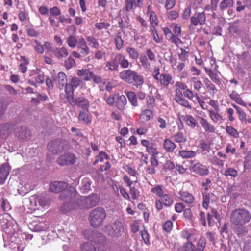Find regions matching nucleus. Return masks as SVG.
I'll list each match as a JSON object with an SVG mask.
<instances>
[{
    "label": "nucleus",
    "instance_id": "f257e3e1",
    "mask_svg": "<svg viewBox=\"0 0 251 251\" xmlns=\"http://www.w3.org/2000/svg\"><path fill=\"white\" fill-rule=\"evenodd\" d=\"M181 237L186 240L184 243L182 248L183 251H204L206 245L205 237H200L196 245L194 244L198 239V233L195 229H184L180 233Z\"/></svg>",
    "mask_w": 251,
    "mask_h": 251
},
{
    "label": "nucleus",
    "instance_id": "f03ea898",
    "mask_svg": "<svg viewBox=\"0 0 251 251\" xmlns=\"http://www.w3.org/2000/svg\"><path fill=\"white\" fill-rule=\"evenodd\" d=\"M100 199L98 195L91 194L87 196H80L70 203L66 204L70 210L80 208L88 209L97 205L100 202Z\"/></svg>",
    "mask_w": 251,
    "mask_h": 251
},
{
    "label": "nucleus",
    "instance_id": "7ed1b4c3",
    "mask_svg": "<svg viewBox=\"0 0 251 251\" xmlns=\"http://www.w3.org/2000/svg\"><path fill=\"white\" fill-rule=\"evenodd\" d=\"M50 190L53 193L61 192L59 198L61 200L72 199L77 194L76 189L73 186H68V184L64 181H55L50 185Z\"/></svg>",
    "mask_w": 251,
    "mask_h": 251
},
{
    "label": "nucleus",
    "instance_id": "20e7f679",
    "mask_svg": "<svg viewBox=\"0 0 251 251\" xmlns=\"http://www.w3.org/2000/svg\"><path fill=\"white\" fill-rule=\"evenodd\" d=\"M251 219L250 212L244 208L233 210L230 216V221L236 226H242L250 222Z\"/></svg>",
    "mask_w": 251,
    "mask_h": 251
},
{
    "label": "nucleus",
    "instance_id": "39448f33",
    "mask_svg": "<svg viewBox=\"0 0 251 251\" xmlns=\"http://www.w3.org/2000/svg\"><path fill=\"white\" fill-rule=\"evenodd\" d=\"M106 217V213L104 208L97 207L93 209L89 215V220L91 226L93 227L101 226Z\"/></svg>",
    "mask_w": 251,
    "mask_h": 251
},
{
    "label": "nucleus",
    "instance_id": "423d86ee",
    "mask_svg": "<svg viewBox=\"0 0 251 251\" xmlns=\"http://www.w3.org/2000/svg\"><path fill=\"white\" fill-rule=\"evenodd\" d=\"M124 230L123 225L120 221H116L112 224L107 225L103 228V231L111 237H118L121 236Z\"/></svg>",
    "mask_w": 251,
    "mask_h": 251
},
{
    "label": "nucleus",
    "instance_id": "0eeeda50",
    "mask_svg": "<svg viewBox=\"0 0 251 251\" xmlns=\"http://www.w3.org/2000/svg\"><path fill=\"white\" fill-rule=\"evenodd\" d=\"M126 81L129 83H133L132 88L134 90L141 87L144 83V78L142 75L134 71L126 70Z\"/></svg>",
    "mask_w": 251,
    "mask_h": 251
},
{
    "label": "nucleus",
    "instance_id": "6e6552de",
    "mask_svg": "<svg viewBox=\"0 0 251 251\" xmlns=\"http://www.w3.org/2000/svg\"><path fill=\"white\" fill-rule=\"evenodd\" d=\"M174 203L173 197L169 194H165L160 199H157L155 201V208L158 211L163 208V206L166 207H171Z\"/></svg>",
    "mask_w": 251,
    "mask_h": 251
},
{
    "label": "nucleus",
    "instance_id": "1a4fd4ad",
    "mask_svg": "<svg viewBox=\"0 0 251 251\" xmlns=\"http://www.w3.org/2000/svg\"><path fill=\"white\" fill-rule=\"evenodd\" d=\"M80 79L76 77L72 78L71 81L66 84L65 87V92L68 100H72L74 96V90L81 83Z\"/></svg>",
    "mask_w": 251,
    "mask_h": 251
},
{
    "label": "nucleus",
    "instance_id": "9d476101",
    "mask_svg": "<svg viewBox=\"0 0 251 251\" xmlns=\"http://www.w3.org/2000/svg\"><path fill=\"white\" fill-rule=\"evenodd\" d=\"M119 64L122 68H126L125 56L121 54L117 55L113 60L107 62L106 67L108 68V70H116Z\"/></svg>",
    "mask_w": 251,
    "mask_h": 251
},
{
    "label": "nucleus",
    "instance_id": "9b49d317",
    "mask_svg": "<svg viewBox=\"0 0 251 251\" xmlns=\"http://www.w3.org/2000/svg\"><path fill=\"white\" fill-rule=\"evenodd\" d=\"M76 157L74 154L67 153L61 155L57 160V163L61 165H70L75 163Z\"/></svg>",
    "mask_w": 251,
    "mask_h": 251
},
{
    "label": "nucleus",
    "instance_id": "f8f14e48",
    "mask_svg": "<svg viewBox=\"0 0 251 251\" xmlns=\"http://www.w3.org/2000/svg\"><path fill=\"white\" fill-rule=\"evenodd\" d=\"M206 14L204 12H199L196 16H193L190 18V24L189 28H194L198 25H202L205 23Z\"/></svg>",
    "mask_w": 251,
    "mask_h": 251
},
{
    "label": "nucleus",
    "instance_id": "ddd939ff",
    "mask_svg": "<svg viewBox=\"0 0 251 251\" xmlns=\"http://www.w3.org/2000/svg\"><path fill=\"white\" fill-rule=\"evenodd\" d=\"M30 208L33 210L39 209L40 206L46 205V201L41 196L33 195L29 198Z\"/></svg>",
    "mask_w": 251,
    "mask_h": 251
},
{
    "label": "nucleus",
    "instance_id": "4468645a",
    "mask_svg": "<svg viewBox=\"0 0 251 251\" xmlns=\"http://www.w3.org/2000/svg\"><path fill=\"white\" fill-rule=\"evenodd\" d=\"M72 105H77L78 107L85 110L88 111L90 106L88 100L83 97H79L74 99L73 98L72 100H68Z\"/></svg>",
    "mask_w": 251,
    "mask_h": 251
},
{
    "label": "nucleus",
    "instance_id": "2eb2a0df",
    "mask_svg": "<svg viewBox=\"0 0 251 251\" xmlns=\"http://www.w3.org/2000/svg\"><path fill=\"white\" fill-rule=\"evenodd\" d=\"M48 149L53 154L57 153L63 150V145L60 140H55L48 144Z\"/></svg>",
    "mask_w": 251,
    "mask_h": 251
},
{
    "label": "nucleus",
    "instance_id": "dca6fc26",
    "mask_svg": "<svg viewBox=\"0 0 251 251\" xmlns=\"http://www.w3.org/2000/svg\"><path fill=\"white\" fill-rule=\"evenodd\" d=\"M191 169L192 172L200 176H206L209 173L207 167L200 163H197L193 165Z\"/></svg>",
    "mask_w": 251,
    "mask_h": 251
},
{
    "label": "nucleus",
    "instance_id": "f3484780",
    "mask_svg": "<svg viewBox=\"0 0 251 251\" xmlns=\"http://www.w3.org/2000/svg\"><path fill=\"white\" fill-rule=\"evenodd\" d=\"M197 119L206 132L213 133L215 132V128L214 125L209 122L207 120L200 116H198Z\"/></svg>",
    "mask_w": 251,
    "mask_h": 251
},
{
    "label": "nucleus",
    "instance_id": "a211bd4d",
    "mask_svg": "<svg viewBox=\"0 0 251 251\" xmlns=\"http://www.w3.org/2000/svg\"><path fill=\"white\" fill-rule=\"evenodd\" d=\"M179 199L186 203L191 205L195 202V198L193 195L188 191H180L179 192Z\"/></svg>",
    "mask_w": 251,
    "mask_h": 251
},
{
    "label": "nucleus",
    "instance_id": "6ab92c4d",
    "mask_svg": "<svg viewBox=\"0 0 251 251\" xmlns=\"http://www.w3.org/2000/svg\"><path fill=\"white\" fill-rule=\"evenodd\" d=\"M10 167L7 163L0 166V184H3L9 175Z\"/></svg>",
    "mask_w": 251,
    "mask_h": 251
},
{
    "label": "nucleus",
    "instance_id": "aec40b11",
    "mask_svg": "<svg viewBox=\"0 0 251 251\" xmlns=\"http://www.w3.org/2000/svg\"><path fill=\"white\" fill-rule=\"evenodd\" d=\"M204 69L213 82L218 85L221 84V79L218 75L219 74H221L220 72L217 71L215 72L212 69L207 67H204Z\"/></svg>",
    "mask_w": 251,
    "mask_h": 251
},
{
    "label": "nucleus",
    "instance_id": "412c9836",
    "mask_svg": "<svg viewBox=\"0 0 251 251\" xmlns=\"http://www.w3.org/2000/svg\"><path fill=\"white\" fill-rule=\"evenodd\" d=\"M77 49L83 56H86L90 52V49L87 45L86 40L83 38H80L78 40Z\"/></svg>",
    "mask_w": 251,
    "mask_h": 251
},
{
    "label": "nucleus",
    "instance_id": "4be33fe9",
    "mask_svg": "<svg viewBox=\"0 0 251 251\" xmlns=\"http://www.w3.org/2000/svg\"><path fill=\"white\" fill-rule=\"evenodd\" d=\"M220 109L218 110L209 109L208 113L210 118L214 123H222L224 121L223 116L219 113Z\"/></svg>",
    "mask_w": 251,
    "mask_h": 251
},
{
    "label": "nucleus",
    "instance_id": "5701e85b",
    "mask_svg": "<svg viewBox=\"0 0 251 251\" xmlns=\"http://www.w3.org/2000/svg\"><path fill=\"white\" fill-rule=\"evenodd\" d=\"M157 81L164 87H168L173 81L172 76L169 73H162L159 75V77Z\"/></svg>",
    "mask_w": 251,
    "mask_h": 251
},
{
    "label": "nucleus",
    "instance_id": "b1692460",
    "mask_svg": "<svg viewBox=\"0 0 251 251\" xmlns=\"http://www.w3.org/2000/svg\"><path fill=\"white\" fill-rule=\"evenodd\" d=\"M54 56L58 59L66 58L68 56V50L65 47L56 48L53 52Z\"/></svg>",
    "mask_w": 251,
    "mask_h": 251
},
{
    "label": "nucleus",
    "instance_id": "393cba45",
    "mask_svg": "<svg viewBox=\"0 0 251 251\" xmlns=\"http://www.w3.org/2000/svg\"><path fill=\"white\" fill-rule=\"evenodd\" d=\"M94 73L88 69L79 70L77 75L82 77L85 81H89L92 79Z\"/></svg>",
    "mask_w": 251,
    "mask_h": 251
},
{
    "label": "nucleus",
    "instance_id": "a878e982",
    "mask_svg": "<svg viewBox=\"0 0 251 251\" xmlns=\"http://www.w3.org/2000/svg\"><path fill=\"white\" fill-rule=\"evenodd\" d=\"M163 146L164 150L168 152H173L174 150L176 147L175 143L170 139H165Z\"/></svg>",
    "mask_w": 251,
    "mask_h": 251
},
{
    "label": "nucleus",
    "instance_id": "bb28decb",
    "mask_svg": "<svg viewBox=\"0 0 251 251\" xmlns=\"http://www.w3.org/2000/svg\"><path fill=\"white\" fill-rule=\"evenodd\" d=\"M175 142L179 143V147L182 148L181 143H185L187 141L186 135L181 131H178L174 135Z\"/></svg>",
    "mask_w": 251,
    "mask_h": 251
},
{
    "label": "nucleus",
    "instance_id": "cd10ccee",
    "mask_svg": "<svg viewBox=\"0 0 251 251\" xmlns=\"http://www.w3.org/2000/svg\"><path fill=\"white\" fill-rule=\"evenodd\" d=\"M153 110L148 108L141 112L140 117L143 122H146L153 117Z\"/></svg>",
    "mask_w": 251,
    "mask_h": 251
},
{
    "label": "nucleus",
    "instance_id": "c85d7f7f",
    "mask_svg": "<svg viewBox=\"0 0 251 251\" xmlns=\"http://www.w3.org/2000/svg\"><path fill=\"white\" fill-rule=\"evenodd\" d=\"M178 155L183 159L192 158L197 155L196 151L189 150H181L178 152Z\"/></svg>",
    "mask_w": 251,
    "mask_h": 251
},
{
    "label": "nucleus",
    "instance_id": "c756f323",
    "mask_svg": "<svg viewBox=\"0 0 251 251\" xmlns=\"http://www.w3.org/2000/svg\"><path fill=\"white\" fill-rule=\"evenodd\" d=\"M57 80L58 87L62 89L64 85L67 84V77L65 74L63 72L58 73L57 75Z\"/></svg>",
    "mask_w": 251,
    "mask_h": 251
},
{
    "label": "nucleus",
    "instance_id": "7c9ffc66",
    "mask_svg": "<svg viewBox=\"0 0 251 251\" xmlns=\"http://www.w3.org/2000/svg\"><path fill=\"white\" fill-rule=\"evenodd\" d=\"M116 86V83L114 80H111L106 83L105 81L103 82V84L100 85L99 88L100 91L106 90L108 92H110L112 88Z\"/></svg>",
    "mask_w": 251,
    "mask_h": 251
},
{
    "label": "nucleus",
    "instance_id": "2f4dec72",
    "mask_svg": "<svg viewBox=\"0 0 251 251\" xmlns=\"http://www.w3.org/2000/svg\"><path fill=\"white\" fill-rule=\"evenodd\" d=\"M149 31L151 32L153 37V40L156 43H160L163 41L162 36L158 35V31L156 29V26L150 27Z\"/></svg>",
    "mask_w": 251,
    "mask_h": 251
},
{
    "label": "nucleus",
    "instance_id": "473e14b6",
    "mask_svg": "<svg viewBox=\"0 0 251 251\" xmlns=\"http://www.w3.org/2000/svg\"><path fill=\"white\" fill-rule=\"evenodd\" d=\"M185 62L186 61H180V62H177L176 59H170V62L171 63L172 67H173L174 66H176L175 69L179 72H181L184 69L185 67Z\"/></svg>",
    "mask_w": 251,
    "mask_h": 251
},
{
    "label": "nucleus",
    "instance_id": "72a5a7b5",
    "mask_svg": "<svg viewBox=\"0 0 251 251\" xmlns=\"http://www.w3.org/2000/svg\"><path fill=\"white\" fill-rule=\"evenodd\" d=\"M91 185V182L88 178H86L83 179L80 187L82 193H87L90 190Z\"/></svg>",
    "mask_w": 251,
    "mask_h": 251
},
{
    "label": "nucleus",
    "instance_id": "f704fd0d",
    "mask_svg": "<svg viewBox=\"0 0 251 251\" xmlns=\"http://www.w3.org/2000/svg\"><path fill=\"white\" fill-rule=\"evenodd\" d=\"M234 2V0H223L220 3L219 8L222 11H225L227 8L232 7Z\"/></svg>",
    "mask_w": 251,
    "mask_h": 251
},
{
    "label": "nucleus",
    "instance_id": "c9c22d12",
    "mask_svg": "<svg viewBox=\"0 0 251 251\" xmlns=\"http://www.w3.org/2000/svg\"><path fill=\"white\" fill-rule=\"evenodd\" d=\"M16 136L22 140H25L28 138V131L25 128H17L16 129Z\"/></svg>",
    "mask_w": 251,
    "mask_h": 251
},
{
    "label": "nucleus",
    "instance_id": "e433bc0d",
    "mask_svg": "<svg viewBox=\"0 0 251 251\" xmlns=\"http://www.w3.org/2000/svg\"><path fill=\"white\" fill-rule=\"evenodd\" d=\"M164 187L161 185H156L151 189V192L154 194L157 197L161 198L165 194L164 193Z\"/></svg>",
    "mask_w": 251,
    "mask_h": 251
},
{
    "label": "nucleus",
    "instance_id": "4c0bfd02",
    "mask_svg": "<svg viewBox=\"0 0 251 251\" xmlns=\"http://www.w3.org/2000/svg\"><path fill=\"white\" fill-rule=\"evenodd\" d=\"M150 27L156 26L158 25L159 21L155 12H150L149 15Z\"/></svg>",
    "mask_w": 251,
    "mask_h": 251
},
{
    "label": "nucleus",
    "instance_id": "58836bf2",
    "mask_svg": "<svg viewBox=\"0 0 251 251\" xmlns=\"http://www.w3.org/2000/svg\"><path fill=\"white\" fill-rule=\"evenodd\" d=\"M186 124L191 128H194L197 125L195 118L191 115H187L184 119Z\"/></svg>",
    "mask_w": 251,
    "mask_h": 251
},
{
    "label": "nucleus",
    "instance_id": "ea45409f",
    "mask_svg": "<svg viewBox=\"0 0 251 251\" xmlns=\"http://www.w3.org/2000/svg\"><path fill=\"white\" fill-rule=\"evenodd\" d=\"M86 39L88 43V45L90 46L91 48L96 49H99L100 47L99 43L97 39L93 36H88L86 37Z\"/></svg>",
    "mask_w": 251,
    "mask_h": 251
},
{
    "label": "nucleus",
    "instance_id": "a19ab883",
    "mask_svg": "<svg viewBox=\"0 0 251 251\" xmlns=\"http://www.w3.org/2000/svg\"><path fill=\"white\" fill-rule=\"evenodd\" d=\"M225 129L227 133L231 137L234 138H238L239 137V133L232 126H226Z\"/></svg>",
    "mask_w": 251,
    "mask_h": 251
},
{
    "label": "nucleus",
    "instance_id": "79ce46f5",
    "mask_svg": "<svg viewBox=\"0 0 251 251\" xmlns=\"http://www.w3.org/2000/svg\"><path fill=\"white\" fill-rule=\"evenodd\" d=\"M159 3L164 4V7L167 10L172 9L176 4L175 0H157Z\"/></svg>",
    "mask_w": 251,
    "mask_h": 251
},
{
    "label": "nucleus",
    "instance_id": "37998d69",
    "mask_svg": "<svg viewBox=\"0 0 251 251\" xmlns=\"http://www.w3.org/2000/svg\"><path fill=\"white\" fill-rule=\"evenodd\" d=\"M230 98L234 100L236 102L243 106H245L246 104L242 99L240 97L239 94L233 91L229 95Z\"/></svg>",
    "mask_w": 251,
    "mask_h": 251
},
{
    "label": "nucleus",
    "instance_id": "c03bdc74",
    "mask_svg": "<svg viewBox=\"0 0 251 251\" xmlns=\"http://www.w3.org/2000/svg\"><path fill=\"white\" fill-rule=\"evenodd\" d=\"M126 96L128 98V100L134 106H137L138 105L137 99L136 94L133 92H128L126 93Z\"/></svg>",
    "mask_w": 251,
    "mask_h": 251
},
{
    "label": "nucleus",
    "instance_id": "a18cd8bd",
    "mask_svg": "<svg viewBox=\"0 0 251 251\" xmlns=\"http://www.w3.org/2000/svg\"><path fill=\"white\" fill-rule=\"evenodd\" d=\"M203 82L206 88L210 93H213L214 94L217 91L215 86L208 79V78H204Z\"/></svg>",
    "mask_w": 251,
    "mask_h": 251
},
{
    "label": "nucleus",
    "instance_id": "49530a36",
    "mask_svg": "<svg viewBox=\"0 0 251 251\" xmlns=\"http://www.w3.org/2000/svg\"><path fill=\"white\" fill-rule=\"evenodd\" d=\"M224 175L227 177L235 178L238 176V171L234 168H228L225 171Z\"/></svg>",
    "mask_w": 251,
    "mask_h": 251
},
{
    "label": "nucleus",
    "instance_id": "de8ad7c7",
    "mask_svg": "<svg viewBox=\"0 0 251 251\" xmlns=\"http://www.w3.org/2000/svg\"><path fill=\"white\" fill-rule=\"evenodd\" d=\"M211 195H212V194H209L207 192L202 193V206L206 209H208V205L210 202V197Z\"/></svg>",
    "mask_w": 251,
    "mask_h": 251
},
{
    "label": "nucleus",
    "instance_id": "09e8293b",
    "mask_svg": "<svg viewBox=\"0 0 251 251\" xmlns=\"http://www.w3.org/2000/svg\"><path fill=\"white\" fill-rule=\"evenodd\" d=\"M129 186H130V184H129ZM130 187V189L129 192V195H128L126 193V199H128L130 197V196L131 197V198L134 199H137L139 197V191L135 189V187Z\"/></svg>",
    "mask_w": 251,
    "mask_h": 251
},
{
    "label": "nucleus",
    "instance_id": "8fccbe9b",
    "mask_svg": "<svg viewBox=\"0 0 251 251\" xmlns=\"http://www.w3.org/2000/svg\"><path fill=\"white\" fill-rule=\"evenodd\" d=\"M139 59L142 66L145 69H150L151 64L149 61H148L147 56L145 55H142L140 56Z\"/></svg>",
    "mask_w": 251,
    "mask_h": 251
},
{
    "label": "nucleus",
    "instance_id": "3c124183",
    "mask_svg": "<svg viewBox=\"0 0 251 251\" xmlns=\"http://www.w3.org/2000/svg\"><path fill=\"white\" fill-rule=\"evenodd\" d=\"M146 151L148 152L151 154L152 156H156L158 154V152L157 151V148L152 143L146 149Z\"/></svg>",
    "mask_w": 251,
    "mask_h": 251
},
{
    "label": "nucleus",
    "instance_id": "603ef678",
    "mask_svg": "<svg viewBox=\"0 0 251 251\" xmlns=\"http://www.w3.org/2000/svg\"><path fill=\"white\" fill-rule=\"evenodd\" d=\"M176 101L179 104L186 108V109H191L192 108L188 100L184 98L183 97L176 100Z\"/></svg>",
    "mask_w": 251,
    "mask_h": 251
},
{
    "label": "nucleus",
    "instance_id": "864d4df0",
    "mask_svg": "<svg viewBox=\"0 0 251 251\" xmlns=\"http://www.w3.org/2000/svg\"><path fill=\"white\" fill-rule=\"evenodd\" d=\"M180 36L173 35L169 39V41L172 43L174 44L177 47H179L180 44H182L183 42L179 38Z\"/></svg>",
    "mask_w": 251,
    "mask_h": 251
},
{
    "label": "nucleus",
    "instance_id": "5fc2aeb1",
    "mask_svg": "<svg viewBox=\"0 0 251 251\" xmlns=\"http://www.w3.org/2000/svg\"><path fill=\"white\" fill-rule=\"evenodd\" d=\"M147 105L149 109H152L155 105V99L152 96H148L146 98Z\"/></svg>",
    "mask_w": 251,
    "mask_h": 251
},
{
    "label": "nucleus",
    "instance_id": "6e6d98bb",
    "mask_svg": "<svg viewBox=\"0 0 251 251\" xmlns=\"http://www.w3.org/2000/svg\"><path fill=\"white\" fill-rule=\"evenodd\" d=\"M78 119L79 120L83 121V123L86 124H88L91 122L88 115L84 111H80Z\"/></svg>",
    "mask_w": 251,
    "mask_h": 251
},
{
    "label": "nucleus",
    "instance_id": "4d7b16f0",
    "mask_svg": "<svg viewBox=\"0 0 251 251\" xmlns=\"http://www.w3.org/2000/svg\"><path fill=\"white\" fill-rule=\"evenodd\" d=\"M162 228L166 232L170 233L173 229V223L170 220H167L162 225Z\"/></svg>",
    "mask_w": 251,
    "mask_h": 251
},
{
    "label": "nucleus",
    "instance_id": "13d9d810",
    "mask_svg": "<svg viewBox=\"0 0 251 251\" xmlns=\"http://www.w3.org/2000/svg\"><path fill=\"white\" fill-rule=\"evenodd\" d=\"M107 155L105 152H100L99 155L96 156L93 164L96 165L99 162H103L105 159H107Z\"/></svg>",
    "mask_w": 251,
    "mask_h": 251
},
{
    "label": "nucleus",
    "instance_id": "bf43d9fd",
    "mask_svg": "<svg viewBox=\"0 0 251 251\" xmlns=\"http://www.w3.org/2000/svg\"><path fill=\"white\" fill-rule=\"evenodd\" d=\"M67 42L70 47L74 48L76 47L77 41L75 36L70 35L67 38Z\"/></svg>",
    "mask_w": 251,
    "mask_h": 251
},
{
    "label": "nucleus",
    "instance_id": "052dcab7",
    "mask_svg": "<svg viewBox=\"0 0 251 251\" xmlns=\"http://www.w3.org/2000/svg\"><path fill=\"white\" fill-rule=\"evenodd\" d=\"M34 42L35 44L34 46L35 50L39 54H43L44 52L43 45H42L40 43L36 40H34Z\"/></svg>",
    "mask_w": 251,
    "mask_h": 251
},
{
    "label": "nucleus",
    "instance_id": "680f3d73",
    "mask_svg": "<svg viewBox=\"0 0 251 251\" xmlns=\"http://www.w3.org/2000/svg\"><path fill=\"white\" fill-rule=\"evenodd\" d=\"M75 65V62L74 58L71 56H69L65 61V66L68 70L72 68Z\"/></svg>",
    "mask_w": 251,
    "mask_h": 251
},
{
    "label": "nucleus",
    "instance_id": "e2e57ef3",
    "mask_svg": "<svg viewBox=\"0 0 251 251\" xmlns=\"http://www.w3.org/2000/svg\"><path fill=\"white\" fill-rule=\"evenodd\" d=\"M141 234L143 240L146 245L150 244V235L147 230L144 229L141 231Z\"/></svg>",
    "mask_w": 251,
    "mask_h": 251
},
{
    "label": "nucleus",
    "instance_id": "0e129e2a",
    "mask_svg": "<svg viewBox=\"0 0 251 251\" xmlns=\"http://www.w3.org/2000/svg\"><path fill=\"white\" fill-rule=\"evenodd\" d=\"M183 94L185 97H186L189 100H192L193 101H194L193 98L194 97L196 98V95H198V93H193V92L192 90H191L190 89H189V88L187 89L186 90V91H184L183 92Z\"/></svg>",
    "mask_w": 251,
    "mask_h": 251
},
{
    "label": "nucleus",
    "instance_id": "69168bd1",
    "mask_svg": "<svg viewBox=\"0 0 251 251\" xmlns=\"http://www.w3.org/2000/svg\"><path fill=\"white\" fill-rule=\"evenodd\" d=\"M126 51L128 52L129 56L131 58L133 59H136L138 58L139 54L135 49L128 48L126 49Z\"/></svg>",
    "mask_w": 251,
    "mask_h": 251
},
{
    "label": "nucleus",
    "instance_id": "338daca9",
    "mask_svg": "<svg viewBox=\"0 0 251 251\" xmlns=\"http://www.w3.org/2000/svg\"><path fill=\"white\" fill-rule=\"evenodd\" d=\"M171 27H173V35L181 36V28L179 24L172 25Z\"/></svg>",
    "mask_w": 251,
    "mask_h": 251
},
{
    "label": "nucleus",
    "instance_id": "774afa93",
    "mask_svg": "<svg viewBox=\"0 0 251 251\" xmlns=\"http://www.w3.org/2000/svg\"><path fill=\"white\" fill-rule=\"evenodd\" d=\"M115 43L116 47L119 50L122 48L124 44V40H123L122 39L120 33H118L115 38Z\"/></svg>",
    "mask_w": 251,
    "mask_h": 251
}]
</instances>
